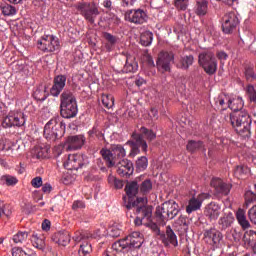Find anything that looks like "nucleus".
<instances>
[{"instance_id": "nucleus-1", "label": "nucleus", "mask_w": 256, "mask_h": 256, "mask_svg": "<svg viewBox=\"0 0 256 256\" xmlns=\"http://www.w3.org/2000/svg\"><path fill=\"white\" fill-rule=\"evenodd\" d=\"M140 132V134L136 132L132 133V139L126 142V145H129L131 148L129 157H136V155L141 153V150L143 153H147V149H149L147 141H154L157 137V134L153 130H149L146 127H141Z\"/></svg>"}, {"instance_id": "nucleus-2", "label": "nucleus", "mask_w": 256, "mask_h": 256, "mask_svg": "<svg viewBox=\"0 0 256 256\" xmlns=\"http://www.w3.org/2000/svg\"><path fill=\"white\" fill-rule=\"evenodd\" d=\"M226 123H230L238 133H251V116L246 110L232 112L224 116Z\"/></svg>"}, {"instance_id": "nucleus-3", "label": "nucleus", "mask_w": 256, "mask_h": 256, "mask_svg": "<svg viewBox=\"0 0 256 256\" xmlns=\"http://www.w3.org/2000/svg\"><path fill=\"white\" fill-rule=\"evenodd\" d=\"M126 209H136V214L138 215L135 224L141 225L143 219L149 221L153 217V206L147 205V197H138L134 202H127Z\"/></svg>"}, {"instance_id": "nucleus-4", "label": "nucleus", "mask_w": 256, "mask_h": 256, "mask_svg": "<svg viewBox=\"0 0 256 256\" xmlns=\"http://www.w3.org/2000/svg\"><path fill=\"white\" fill-rule=\"evenodd\" d=\"M63 135H65V123L59 116L50 119L44 126V137L47 141H57Z\"/></svg>"}, {"instance_id": "nucleus-5", "label": "nucleus", "mask_w": 256, "mask_h": 256, "mask_svg": "<svg viewBox=\"0 0 256 256\" xmlns=\"http://www.w3.org/2000/svg\"><path fill=\"white\" fill-rule=\"evenodd\" d=\"M100 153L104 161H106L107 167H115L117 161H123L127 155V151H125V148L121 144H114L110 149L103 148Z\"/></svg>"}, {"instance_id": "nucleus-6", "label": "nucleus", "mask_w": 256, "mask_h": 256, "mask_svg": "<svg viewBox=\"0 0 256 256\" xmlns=\"http://www.w3.org/2000/svg\"><path fill=\"white\" fill-rule=\"evenodd\" d=\"M198 63L202 69L206 72L207 75H215L217 73V58L213 52L204 51L201 52L198 56Z\"/></svg>"}, {"instance_id": "nucleus-7", "label": "nucleus", "mask_w": 256, "mask_h": 256, "mask_svg": "<svg viewBox=\"0 0 256 256\" xmlns=\"http://www.w3.org/2000/svg\"><path fill=\"white\" fill-rule=\"evenodd\" d=\"M77 11L84 17V19L93 25L95 23V19L99 17V8L95 3L91 2H78L75 5Z\"/></svg>"}, {"instance_id": "nucleus-8", "label": "nucleus", "mask_w": 256, "mask_h": 256, "mask_svg": "<svg viewBox=\"0 0 256 256\" xmlns=\"http://www.w3.org/2000/svg\"><path fill=\"white\" fill-rule=\"evenodd\" d=\"M37 47L43 53H55L61 49L59 38L54 35H44L37 42Z\"/></svg>"}, {"instance_id": "nucleus-9", "label": "nucleus", "mask_w": 256, "mask_h": 256, "mask_svg": "<svg viewBox=\"0 0 256 256\" xmlns=\"http://www.w3.org/2000/svg\"><path fill=\"white\" fill-rule=\"evenodd\" d=\"M63 165L68 171H79V169L89 165V158L81 154H69Z\"/></svg>"}, {"instance_id": "nucleus-10", "label": "nucleus", "mask_w": 256, "mask_h": 256, "mask_svg": "<svg viewBox=\"0 0 256 256\" xmlns=\"http://www.w3.org/2000/svg\"><path fill=\"white\" fill-rule=\"evenodd\" d=\"M175 61V54L173 52L162 51L158 54L156 60V69L159 73H171V64Z\"/></svg>"}, {"instance_id": "nucleus-11", "label": "nucleus", "mask_w": 256, "mask_h": 256, "mask_svg": "<svg viewBox=\"0 0 256 256\" xmlns=\"http://www.w3.org/2000/svg\"><path fill=\"white\" fill-rule=\"evenodd\" d=\"M27 121V116L23 112H15L7 115L3 122L2 127L5 129L10 127H23Z\"/></svg>"}, {"instance_id": "nucleus-12", "label": "nucleus", "mask_w": 256, "mask_h": 256, "mask_svg": "<svg viewBox=\"0 0 256 256\" xmlns=\"http://www.w3.org/2000/svg\"><path fill=\"white\" fill-rule=\"evenodd\" d=\"M124 19L134 25H143V23H147L148 17L147 12L143 9H131L125 12Z\"/></svg>"}, {"instance_id": "nucleus-13", "label": "nucleus", "mask_w": 256, "mask_h": 256, "mask_svg": "<svg viewBox=\"0 0 256 256\" xmlns=\"http://www.w3.org/2000/svg\"><path fill=\"white\" fill-rule=\"evenodd\" d=\"M239 25V17L235 12H228L222 18V30L226 35H231Z\"/></svg>"}, {"instance_id": "nucleus-14", "label": "nucleus", "mask_w": 256, "mask_h": 256, "mask_svg": "<svg viewBox=\"0 0 256 256\" xmlns=\"http://www.w3.org/2000/svg\"><path fill=\"white\" fill-rule=\"evenodd\" d=\"M203 240L207 245L218 247L219 243L223 241V233L216 228H209L203 232Z\"/></svg>"}, {"instance_id": "nucleus-15", "label": "nucleus", "mask_w": 256, "mask_h": 256, "mask_svg": "<svg viewBox=\"0 0 256 256\" xmlns=\"http://www.w3.org/2000/svg\"><path fill=\"white\" fill-rule=\"evenodd\" d=\"M117 167V173L120 175V177H131L133 175V171H135V168L133 167V162L128 159H122L120 161H117L115 164Z\"/></svg>"}, {"instance_id": "nucleus-16", "label": "nucleus", "mask_w": 256, "mask_h": 256, "mask_svg": "<svg viewBox=\"0 0 256 256\" xmlns=\"http://www.w3.org/2000/svg\"><path fill=\"white\" fill-rule=\"evenodd\" d=\"M67 84V76L65 75H57L53 79V85L50 89V94L52 97H57L61 95V91L65 89V85Z\"/></svg>"}, {"instance_id": "nucleus-17", "label": "nucleus", "mask_w": 256, "mask_h": 256, "mask_svg": "<svg viewBox=\"0 0 256 256\" xmlns=\"http://www.w3.org/2000/svg\"><path fill=\"white\" fill-rule=\"evenodd\" d=\"M125 239L128 245V251H132V249H141V245H143V235L141 232H132L125 237Z\"/></svg>"}, {"instance_id": "nucleus-18", "label": "nucleus", "mask_w": 256, "mask_h": 256, "mask_svg": "<svg viewBox=\"0 0 256 256\" xmlns=\"http://www.w3.org/2000/svg\"><path fill=\"white\" fill-rule=\"evenodd\" d=\"M160 239L165 247H169V245H173V247H177L179 242L177 241V235L171 228V226L166 227V233L160 234Z\"/></svg>"}, {"instance_id": "nucleus-19", "label": "nucleus", "mask_w": 256, "mask_h": 256, "mask_svg": "<svg viewBox=\"0 0 256 256\" xmlns=\"http://www.w3.org/2000/svg\"><path fill=\"white\" fill-rule=\"evenodd\" d=\"M206 197H207V194L205 193L199 194L198 197H192L189 200L188 205L186 206V213H188V215H191V213L195 211H199Z\"/></svg>"}, {"instance_id": "nucleus-20", "label": "nucleus", "mask_w": 256, "mask_h": 256, "mask_svg": "<svg viewBox=\"0 0 256 256\" xmlns=\"http://www.w3.org/2000/svg\"><path fill=\"white\" fill-rule=\"evenodd\" d=\"M211 187L217 195H227L231 192V184L223 182L220 178H213L211 180Z\"/></svg>"}, {"instance_id": "nucleus-21", "label": "nucleus", "mask_w": 256, "mask_h": 256, "mask_svg": "<svg viewBox=\"0 0 256 256\" xmlns=\"http://www.w3.org/2000/svg\"><path fill=\"white\" fill-rule=\"evenodd\" d=\"M204 215L209 219V221H217L221 215V206L215 202L209 203L205 207Z\"/></svg>"}, {"instance_id": "nucleus-22", "label": "nucleus", "mask_w": 256, "mask_h": 256, "mask_svg": "<svg viewBox=\"0 0 256 256\" xmlns=\"http://www.w3.org/2000/svg\"><path fill=\"white\" fill-rule=\"evenodd\" d=\"M83 145H85V136L83 135H74L67 139V149L69 151H77V149H81Z\"/></svg>"}, {"instance_id": "nucleus-23", "label": "nucleus", "mask_w": 256, "mask_h": 256, "mask_svg": "<svg viewBox=\"0 0 256 256\" xmlns=\"http://www.w3.org/2000/svg\"><path fill=\"white\" fill-rule=\"evenodd\" d=\"M77 113V103L60 105V114L64 119H73V117H77Z\"/></svg>"}, {"instance_id": "nucleus-24", "label": "nucleus", "mask_w": 256, "mask_h": 256, "mask_svg": "<svg viewBox=\"0 0 256 256\" xmlns=\"http://www.w3.org/2000/svg\"><path fill=\"white\" fill-rule=\"evenodd\" d=\"M229 99V96L225 95L224 93L215 97L213 104L214 109H216V111H225L229 109Z\"/></svg>"}, {"instance_id": "nucleus-25", "label": "nucleus", "mask_w": 256, "mask_h": 256, "mask_svg": "<svg viewBox=\"0 0 256 256\" xmlns=\"http://www.w3.org/2000/svg\"><path fill=\"white\" fill-rule=\"evenodd\" d=\"M50 147L49 145H39V146H35L30 154L32 159H45V157H47V155H49V151H50Z\"/></svg>"}, {"instance_id": "nucleus-26", "label": "nucleus", "mask_w": 256, "mask_h": 256, "mask_svg": "<svg viewBox=\"0 0 256 256\" xmlns=\"http://www.w3.org/2000/svg\"><path fill=\"white\" fill-rule=\"evenodd\" d=\"M52 241L54 243H57V245H62V247H67V245H69V242L71 241V236L69 235L68 231L56 232L52 236Z\"/></svg>"}, {"instance_id": "nucleus-27", "label": "nucleus", "mask_w": 256, "mask_h": 256, "mask_svg": "<svg viewBox=\"0 0 256 256\" xmlns=\"http://www.w3.org/2000/svg\"><path fill=\"white\" fill-rule=\"evenodd\" d=\"M167 207L166 202H164L161 206L156 207V219L159 223V225H162V227H165V223L169 221V214L165 208Z\"/></svg>"}, {"instance_id": "nucleus-28", "label": "nucleus", "mask_w": 256, "mask_h": 256, "mask_svg": "<svg viewBox=\"0 0 256 256\" xmlns=\"http://www.w3.org/2000/svg\"><path fill=\"white\" fill-rule=\"evenodd\" d=\"M103 39H105V49L108 52H111L115 49V46L117 43H119V37L109 33V32H103Z\"/></svg>"}, {"instance_id": "nucleus-29", "label": "nucleus", "mask_w": 256, "mask_h": 256, "mask_svg": "<svg viewBox=\"0 0 256 256\" xmlns=\"http://www.w3.org/2000/svg\"><path fill=\"white\" fill-rule=\"evenodd\" d=\"M236 219L243 231L251 228V223L247 220V215L244 209H238L236 212Z\"/></svg>"}, {"instance_id": "nucleus-30", "label": "nucleus", "mask_w": 256, "mask_h": 256, "mask_svg": "<svg viewBox=\"0 0 256 256\" xmlns=\"http://www.w3.org/2000/svg\"><path fill=\"white\" fill-rule=\"evenodd\" d=\"M126 195L129 197L128 203H134L133 197L139 193V184L137 181L128 182L125 187Z\"/></svg>"}, {"instance_id": "nucleus-31", "label": "nucleus", "mask_w": 256, "mask_h": 256, "mask_svg": "<svg viewBox=\"0 0 256 256\" xmlns=\"http://www.w3.org/2000/svg\"><path fill=\"white\" fill-rule=\"evenodd\" d=\"M31 243L33 247L43 251V249H45V235L41 232H34L31 237Z\"/></svg>"}, {"instance_id": "nucleus-32", "label": "nucleus", "mask_w": 256, "mask_h": 256, "mask_svg": "<svg viewBox=\"0 0 256 256\" xmlns=\"http://www.w3.org/2000/svg\"><path fill=\"white\" fill-rule=\"evenodd\" d=\"M164 211H167L169 220L175 219L179 215V204L175 201H167Z\"/></svg>"}, {"instance_id": "nucleus-33", "label": "nucleus", "mask_w": 256, "mask_h": 256, "mask_svg": "<svg viewBox=\"0 0 256 256\" xmlns=\"http://www.w3.org/2000/svg\"><path fill=\"white\" fill-rule=\"evenodd\" d=\"M209 10V0H197L195 5V13L198 17H204Z\"/></svg>"}, {"instance_id": "nucleus-34", "label": "nucleus", "mask_w": 256, "mask_h": 256, "mask_svg": "<svg viewBox=\"0 0 256 256\" xmlns=\"http://www.w3.org/2000/svg\"><path fill=\"white\" fill-rule=\"evenodd\" d=\"M245 106V102L243 101V98L236 97V98H229V106L228 109H231L233 113H237V111H244L243 107Z\"/></svg>"}, {"instance_id": "nucleus-35", "label": "nucleus", "mask_w": 256, "mask_h": 256, "mask_svg": "<svg viewBox=\"0 0 256 256\" xmlns=\"http://www.w3.org/2000/svg\"><path fill=\"white\" fill-rule=\"evenodd\" d=\"M187 151L189 153H196V151H207L205 148V144H203V141H195V140H190L188 141V144L186 145Z\"/></svg>"}, {"instance_id": "nucleus-36", "label": "nucleus", "mask_w": 256, "mask_h": 256, "mask_svg": "<svg viewBox=\"0 0 256 256\" xmlns=\"http://www.w3.org/2000/svg\"><path fill=\"white\" fill-rule=\"evenodd\" d=\"M60 101V105H73L77 103L73 92H71L70 90H64L62 92V94L60 95Z\"/></svg>"}, {"instance_id": "nucleus-37", "label": "nucleus", "mask_w": 256, "mask_h": 256, "mask_svg": "<svg viewBox=\"0 0 256 256\" xmlns=\"http://www.w3.org/2000/svg\"><path fill=\"white\" fill-rule=\"evenodd\" d=\"M139 69V64L135 61V58L128 56L126 58V63L123 67V73H135Z\"/></svg>"}, {"instance_id": "nucleus-38", "label": "nucleus", "mask_w": 256, "mask_h": 256, "mask_svg": "<svg viewBox=\"0 0 256 256\" xmlns=\"http://www.w3.org/2000/svg\"><path fill=\"white\" fill-rule=\"evenodd\" d=\"M174 227L181 231V233H187L189 229V224H187V217L179 216V218L174 222Z\"/></svg>"}, {"instance_id": "nucleus-39", "label": "nucleus", "mask_w": 256, "mask_h": 256, "mask_svg": "<svg viewBox=\"0 0 256 256\" xmlns=\"http://www.w3.org/2000/svg\"><path fill=\"white\" fill-rule=\"evenodd\" d=\"M27 239H29V232L27 231H18L13 237L12 241L16 245H23V243L27 242Z\"/></svg>"}, {"instance_id": "nucleus-40", "label": "nucleus", "mask_w": 256, "mask_h": 256, "mask_svg": "<svg viewBox=\"0 0 256 256\" xmlns=\"http://www.w3.org/2000/svg\"><path fill=\"white\" fill-rule=\"evenodd\" d=\"M193 61H194L193 55L183 56L180 59V62L177 64V67H178V69L187 70V69H189V67H191V65H193Z\"/></svg>"}, {"instance_id": "nucleus-41", "label": "nucleus", "mask_w": 256, "mask_h": 256, "mask_svg": "<svg viewBox=\"0 0 256 256\" xmlns=\"http://www.w3.org/2000/svg\"><path fill=\"white\" fill-rule=\"evenodd\" d=\"M113 251H116V253H122L127 249L129 251V246L127 245L126 238L120 239L112 244Z\"/></svg>"}, {"instance_id": "nucleus-42", "label": "nucleus", "mask_w": 256, "mask_h": 256, "mask_svg": "<svg viewBox=\"0 0 256 256\" xmlns=\"http://www.w3.org/2000/svg\"><path fill=\"white\" fill-rule=\"evenodd\" d=\"M218 225H219L220 231H225V229H229V227H231V225H233V217L222 216L218 220Z\"/></svg>"}, {"instance_id": "nucleus-43", "label": "nucleus", "mask_w": 256, "mask_h": 256, "mask_svg": "<svg viewBox=\"0 0 256 256\" xmlns=\"http://www.w3.org/2000/svg\"><path fill=\"white\" fill-rule=\"evenodd\" d=\"M140 43L143 47H149L153 43V33L151 31H145L140 36Z\"/></svg>"}, {"instance_id": "nucleus-44", "label": "nucleus", "mask_w": 256, "mask_h": 256, "mask_svg": "<svg viewBox=\"0 0 256 256\" xmlns=\"http://www.w3.org/2000/svg\"><path fill=\"white\" fill-rule=\"evenodd\" d=\"M11 204H7L4 201L0 200V218L1 217H6L9 218L11 217Z\"/></svg>"}, {"instance_id": "nucleus-45", "label": "nucleus", "mask_w": 256, "mask_h": 256, "mask_svg": "<svg viewBox=\"0 0 256 256\" xmlns=\"http://www.w3.org/2000/svg\"><path fill=\"white\" fill-rule=\"evenodd\" d=\"M33 95L36 101H45L47 99V91L44 86L37 87Z\"/></svg>"}, {"instance_id": "nucleus-46", "label": "nucleus", "mask_w": 256, "mask_h": 256, "mask_svg": "<svg viewBox=\"0 0 256 256\" xmlns=\"http://www.w3.org/2000/svg\"><path fill=\"white\" fill-rule=\"evenodd\" d=\"M149 165V160L145 156H141L136 160V170L145 171Z\"/></svg>"}, {"instance_id": "nucleus-47", "label": "nucleus", "mask_w": 256, "mask_h": 256, "mask_svg": "<svg viewBox=\"0 0 256 256\" xmlns=\"http://www.w3.org/2000/svg\"><path fill=\"white\" fill-rule=\"evenodd\" d=\"M102 104L106 109H111L115 105V98L111 94H104L102 95Z\"/></svg>"}, {"instance_id": "nucleus-48", "label": "nucleus", "mask_w": 256, "mask_h": 256, "mask_svg": "<svg viewBox=\"0 0 256 256\" xmlns=\"http://www.w3.org/2000/svg\"><path fill=\"white\" fill-rule=\"evenodd\" d=\"M91 251H93L91 244H89V242L85 241L80 245V249L78 250V255L87 256V255H89V253H91Z\"/></svg>"}, {"instance_id": "nucleus-49", "label": "nucleus", "mask_w": 256, "mask_h": 256, "mask_svg": "<svg viewBox=\"0 0 256 256\" xmlns=\"http://www.w3.org/2000/svg\"><path fill=\"white\" fill-rule=\"evenodd\" d=\"M226 239H228V241L231 243H239L241 241V232H237V230L227 232Z\"/></svg>"}, {"instance_id": "nucleus-50", "label": "nucleus", "mask_w": 256, "mask_h": 256, "mask_svg": "<svg viewBox=\"0 0 256 256\" xmlns=\"http://www.w3.org/2000/svg\"><path fill=\"white\" fill-rule=\"evenodd\" d=\"M249 173V168L247 166H236L234 169V176L237 179H243V175Z\"/></svg>"}, {"instance_id": "nucleus-51", "label": "nucleus", "mask_w": 256, "mask_h": 256, "mask_svg": "<svg viewBox=\"0 0 256 256\" xmlns=\"http://www.w3.org/2000/svg\"><path fill=\"white\" fill-rule=\"evenodd\" d=\"M151 189H153V183H151L149 179L144 180L140 185V193H142V195H147Z\"/></svg>"}, {"instance_id": "nucleus-52", "label": "nucleus", "mask_w": 256, "mask_h": 256, "mask_svg": "<svg viewBox=\"0 0 256 256\" xmlns=\"http://www.w3.org/2000/svg\"><path fill=\"white\" fill-rule=\"evenodd\" d=\"M1 11L6 17H10L11 15H15V13H17L15 7L9 4L1 6Z\"/></svg>"}, {"instance_id": "nucleus-53", "label": "nucleus", "mask_w": 256, "mask_h": 256, "mask_svg": "<svg viewBox=\"0 0 256 256\" xmlns=\"http://www.w3.org/2000/svg\"><path fill=\"white\" fill-rule=\"evenodd\" d=\"M247 94H248V97H249L251 103L256 105V86L249 85L247 87Z\"/></svg>"}, {"instance_id": "nucleus-54", "label": "nucleus", "mask_w": 256, "mask_h": 256, "mask_svg": "<svg viewBox=\"0 0 256 256\" xmlns=\"http://www.w3.org/2000/svg\"><path fill=\"white\" fill-rule=\"evenodd\" d=\"M91 234L89 232H76L73 236V240L76 243H79L80 241H83V239H90Z\"/></svg>"}, {"instance_id": "nucleus-55", "label": "nucleus", "mask_w": 256, "mask_h": 256, "mask_svg": "<svg viewBox=\"0 0 256 256\" xmlns=\"http://www.w3.org/2000/svg\"><path fill=\"white\" fill-rule=\"evenodd\" d=\"M245 77L247 81H253L256 78L255 70L253 66H246L245 67Z\"/></svg>"}, {"instance_id": "nucleus-56", "label": "nucleus", "mask_w": 256, "mask_h": 256, "mask_svg": "<svg viewBox=\"0 0 256 256\" xmlns=\"http://www.w3.org/2000/svg\"><path fill=\"white\" fill-rule=\"evenodd\" d=\"M174 5L179 11H185L187 5H189V0H175Z\"/></svg>"}, {"instance_id": "nucleus-57", "label": "nucleus", "mask_w": 256, "mask_h": 256, "mask_svg": "<svg viewBox=\"0 0 256 256\" xmlns=\"http://www.w3.org/2000/svg\"><path fill=\"white\" fill-rule=\"evenodd\" d=\"M146 227H149L153 231V233H156L157 235L161 236V230L159 229V226L157 223L152 222L151 219L148 220V223H146Z\"/></svg>"}, {"instance_id": "nucleus-58", "label": "nucleus", "mask_w": 256, "mask_h": 256, "mask_svg": "<svg viewBox=\"0 0 256 256\" xmlns=\"http://www.w3.org/2000/svg\"><path fill=\"white\" fill-rule=\"evenodd\" d=\"M244 197L246 203H255L256 201V193L251 190L246 191Z\"/></svg>"}, {"instance_id": "nucleus-59", "label": "nucleus", "mask_w": 256, "mask_h": 256, "mask_svg": "<svg viewBox=\"0 0 256 256\" xmlns=\"http://www.w3.org/2000/svg\"><path fill=\"white\" fill-rule=\"evenodd\" d=\"M12 256H31L23 248L21 247H14L11 250Z\"/></svg>"}, {"instance_id": "nucleus-60", "label": "nucleus", "mask_w": 256, "mask_h": 256, "mask_svg": "<svg viewBox=\"0 0 256 256\" xmlns=\"http://www.w3.org/2000/svg\"><path fill=\"white\" fill-rule=\"evenodd\" d=\"M2 181H5L6 185L8 186L17 185L18 182V180L15 177L9 175L3 176Z\"/></svg>"}, {"instance_id": "nucleus-61", "label": "nucleus", "mask_w": 256, "mask_h": 256, "mask_svg": "<svg viewBox=\"0 0 256 256\" xmlns=\"http://www.w3.org/2000/svg\"><path fill=\"white\" fill-rule=\"evenodd\" d=\"M31 185L35 189H39V187L43 186V178H41V176H37V177L33 178L31 181Z\"/></svg>"}, {"instance_id": "nucleus-62", "label": "nucleus", "mask_w": 256, "mask_h": 256, "mask_svg": "<svg viewBox=\"0 0 256 256\" xmlns=\"http://www.w3.org/2000/svg\"><path fill=\"white\" fill-rule=\"evenodd\" d=\"M248 217L251 223H254V225H256V205L249 209Z\"/></svg>"}, {"instance_id": "nucleus-63", "label": "nucleus", "mask_w": 256, "mask_h": 256, "mask_svg": "<svg viewBox=\"0 0 256 256\" xmlns=\"http://www.w3.org/2000/svg\"><path fill=\"white\" fill-rule=\"evenodd\" d=\"M91 135H95V137H97V139H99L100 141H103L105 139V135L101 133V131L99 129H97V127H93L92 130L90 131Z\"/></svg>"}, {"instance_id": "nucleus-64", "label": "nucleus", "mask_w": 256, "mask_h": 256, "mask_svg": "<svg viewBox=\"0 0 256 256\" xmlns=\"http://www.w3.org/2000/svg\"><path fill=\"white\" fill-rule=\"evenodd\" d=\"M150 6L152 9H161L163 7V0H151Z\"/></svg>"}]
</instances>
